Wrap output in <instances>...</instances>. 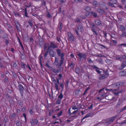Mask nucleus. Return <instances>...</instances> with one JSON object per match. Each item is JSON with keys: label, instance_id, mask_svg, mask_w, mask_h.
Returning a JSON list of instances; mask_svg holds the SVG:
<instances>
[{"label": "nucleus", "instance_id": "6e6d98bb", "mask_svg": "<svg viewBox=\"0 0 126 126\" xmlns=\"http://www.w3.org/2000/svg\"><path fill=\"white\" fill-rule=\"evenodd\" d=\"M63 97V95H62V94L61 93V94L60 95L58 96V97L59 98H60V99H61Z\"/></svg>", "mask_w": 126, "mask_h": 126}, {"label": "nucleus", "instance_id": "cd10ccee", "mask_svg": "<svg viewBox=\"0 0 126 126\" xmlns=\"http://www.w3.org/2000/svg\"><path fill=\"white\" fill-rule=\"evenodd\" d=\"M121 65L123 67V68H124L126 66V62H123L121 64Z\"/></svg>", "mask_w": 126, "mask_h": 126}, {"label": "nucleus", "instance_id": "e433bc0d", "mask_svg": "<svg viewBox=\"0 0 126 126\" xmlns=\"http://www.w3.org/2000/svg\"><path fill=\"white\" fill-rule=\"evenodd\" d=\"M108 4L109 6H111L112 7H115L114 4L113 3H111V2H108Z\"/></svg>", "mask_w": 126, "mask_h": 126}, {"label": "nucleus", "instance_id": "c03bdc74", "mask_svg": "<svg viewBox=\"0 0 126 126\" xmlns=\"http://www.w3.org/2000/svg\"><path fill=\"white\" fill-rule=\"evenodd\" d=\"M49 51H47L45 53L44 55V57L45 58H46L47 56V55H48V53Z\"/></svg>", "mask_w": 126, "mask_h": 126}, {"label": "nucleus", "instance_id": "f704fd0d", "mask_svg": "<svg viewBox=\"0 0 126 126\" xmlns=\"http://www.w3.org/2000/svg\"><path fill=\"white\" fill-rule=\"evenodd\" d=\"M75 72L77 74H79L80 73L79 69L78 68L75 69Z\"/></svg>", "mask_w": 126, "mask_h": 126}, {"label": "nucleus", "instance_id": "393cba45", "mask_svg": "<svg viewBox=\"0 0 126 126\" xmlns=\"http://www.w3.org/2000/svg\"><path fill=\"white\" fill-rule=\"evenodd\" d=\"M41 1H42L41 5V6H45L46 5V1L44 0H41Z\"/></svg>", "mask_w": 126, "mask_h": 126}, {"label": "nucleus", "instance_id": "a211bd4d", "mask_svg": "<svg viewBox=\"0 0 126 126\" xmlns=\"http://www.w3.org/2000/svg\"><path fill=\"white\" fill-rule=\"evenodd\" d=\"M32 22L33 21L32 19H29L28 22L30 26L31 27H32L33 26Z\"/></svg>", "mask_w": 126, "mask_h": 126}, {"label": "nucleus", "instance_id": "9b49d317", "mask_svg": "<svg viewBox=\"0 0 126 126\" xmlns=\"http://www.w3.org/2000/svg\"><path fill=\"white\" fill-rule=\"evenodd\" d=\"M119 76L122 77L126 75V69L124 70L123 71L120 72L119 74Z\"/></svg>", "mask_w": 126, "mask_h": 126}, {"label": "nucleus", "instance_id": "dca6fc26", "mask_svg": "<svg viewBox=\"0 0 126 126\" xmlns=\"http://www.w3.org/2000/svg\"><path fill=\"white\" fill-rule=\"evenodd\" d=\"M94 22L95 24L97 25H100L102 24L100 20L98 19H95L94 21Z\"/></svg>", "mask_w": 126, "mask_h": 126}, {"label": "nucleus", "instance_id": "a878e982", "mask_svg": "<svg viewBox=\"0 0 126 126\" xmlns=\"http://www.w3.org/2000/svg\"><path fill=\"white\" fill-rule=\"evenodd\" d=\"M120 29L121 30V31H126V29L125 28V27L122 25L120 26Z\"/></svg>", "mask_w": 126, "mask_h": 126}, {"label": "nucleus", "instance_id": "ddd939ff", "mask_svg": "<svg viewBox=\"0 0 126 126\" xmlns=\"http://www.w3.org/2000/svg\"><path fill=\"white\" fill-rule=\"evenodd\" d=\"M90 27L92 29V31H94L95 30H97V27L94 24H91L90 25Z\"/></svg>", "mask_w": 126, "mask_h": 126}, {"label": "nucleus", "instance_id": "b1692460", "mask_svg": "<svg viewBox=\"0 0 126 126\" xmlns=\"http://www.w3.org/2000/svg\"><path fill=\"white\" fill-rule=\"evenodd\" d=\"M117 67L120 70H122L123 69V67L121 65H118Z\"/></svg>", "mask_w": 126, "mask_h": 126}, {"label": "nucleus", "instance_id": "bf43d9fd", "mask_svg": "<svg viewBox=\"0 0 126 126\" xmlns=\"http://www.w3.org/2000/svg\"><path fill=\"white\" fill-rule=\"evenodd\" d=\"M122 35V36L126 37V33L124 32L123 33Z\"/></svg>", "mask_w": 126, "mask_h": 126}, {"label": "nucleus", "instance_id": "f257e3e1", "mask_svg": "<svg viewBox=\"0 0 126 126\" xmlns=\"http://www.w3.org/2000/svg\"><path fill=\"white\" fill-rule=\"evenodd\" d=\"M56 51L58 56H61V60L59 63L58 59L55 57V61L53 64L54 65L57 66V68L59 70H61L63 69V68L62 67V65L63 64V53L61 54V50L59 49H57Z\"/></svg>", "mask_w": 126, "mask_h": 126}, {"label": "nucleus", "instance_id": "c756f323", "mask_svg": "<svg viewBox=\"0 0 126 126\" xmlns=\"http://www.w3.org/2000/svg\"><path fill=\"white\" fill-rule=\"evenodd\" d=\"M103 73L107 75H109V74L108 70H104Z\"/></svg>", "mask_w": 126, "mask_h": 126}, {"label": "nucleus", "instance_id": "4c0bfd02", "mask_svg": "<svg viewBox=\"0 0 126 126\" xmlns=\"http://www.w3.org/2000/svg\"><path fill=\"white\" fill-rule=\"evenodd\" d=\"M93 4L95 6H97L98 5V3L97 1H94L93 2Z\"/></svg>", "mask_w": 126, "mask_h": 126}, {"label": "nucleus", "instance_id": "603ef678", "mask_svg": "<svg viewBox=\"0 0 126 126\" xmlns=\"http://www.w3.org/2000/svg\"><path fill=\"white\" fill-rule=\"evenodd\" d=\"M55 87L56 88V89L57 90H58V85L57 83H56L55 84Z\"/></svg>", "mask_w": 126, "mask_h": 126}, {"label": "nucleus", "instance_id": "72a5a7b5", "mask_svg": "<svg viewBox=\"0 0 126 126\" xmlns=\"http://www.w3.org/2000/svg\"><path fill=\"white\" fill-rule=\"evenodd\" d=\"M15 115L16 114L15 113L12 114L11 115V119H14Z\"/></svg>", "mask_w": 126, "mask_h": 126}, {"label": "nucleus", "instance_id": "4be33fe9", "mask_svg": "<svg viewBox=\"0 0 126 126\" xmlns=\"http://www.w3.org/2000/svg\"><path fill=\"white\" fill-rule=\"evenodd\" d=\"M16 126H22V125L21 124L20 121L18 120L16 121Z\"/></svg>", "mask_w": 126, "mask_h": 126}, {"label": "nucleus", "instance_id": "3c124183", "mask_svg": "<svg viewBox=\"0 0 126 126\" xmlns=\"http://www.w3.org/2000/svg\"><path fill=\"white\" fill-rule=\"evenodd\" d=\"M70 66L72 68H73L74 67V65L73 63H71L70 64Z\"/></svg>", "mask_w": 126, "mask_h": 126}, {"label": "nucleus", "instance_id": "de8ad7c7", "mask_svg": "<svg viewBox=\"0 0 126 126\" xmlns=\"http://www.w3.org/2000/svg\"><path fill=\"white\" fill-rule=\"evenodd\" d=\"M121 58H122V61H123L124 59H126V56L123 55L121 56Z\"/></svg>", "mask_w": 126, "mask_h": 126}, {"label": "nucleus", "instance_id": "4468645a", "mask_svg": "<svg viewBox=\"0 0 126 126\" xmlns=\"http://www.w3.org/2000/svg\"><path fill=\"white\" fill-rule=\"evenodd\" d=\"M93 113H89L87 114L84 117H83L82 119H81V122H82L83 120L86 118H88L90 116H91L93 114Z\"/></svg>", "mask_w": 126, "mask_h": 126}, {"label": "nucleus", "instance_id": "aec40b11", "mask_svg": "<svg viewBox=\"0 0 126 126\" xmlns=\"http://www.w3.org/2000/svg\"><path fill=\"white\" fill-rule=\"evenodd\" d=\"M84 10L86 11V12H90L91 9L90 7L86 6Z\"/></svg>", "mask_w": 126, "mask_h": 126}, {"label": "nucleus", "instance_id": "0eeeda50", "mask_svg": "<svg viewBox=\"0 0 126 126\" xmlns=\"http://www.w3.org/2000/svg\"><path fill=\"white\" fill-rule=\"evenodd\" d=\"M57 46L56 44H55L52 42L50 43V45L48 48V50H52V49H54L57 47Z\"/></svg>", "mask_w": 126, "mask_h": 126}, {"label": "nucleus", "instance_id": "69168bd1", "mask_svg": "<svg viewBox=\"0 0 126 126\" xmlns=\"http://www.w3.org/2000/svg\"><path fill=\"white\" fill-rule=\"evenodd\" d=\"M31 123L32 125H33L34 124V120H32L31 121Z\"/></svg>", "mask_w": 126, "mask_h": 126}, {"label": "nucleus", "instance_id": "7ed1b4c3", "mask_svg": "<svg viewBox=\"0 0 126 126\" xmlns=\"http://www.w3.org/2000/svg\"><path fill=\"white\" fill-rule=\"evenodd\" d=\"M77 55L79 57V58L80 61H81L82 60H86V55L85 53L79 52Z\"/></svg>", "mask_w": 126, "mask_h": 126}, {"label": "nucleus", "instance_id": "c9c22d12", "mask_svg": "<svg viewBox=\"0 0 126 126\" xmlns=\"http://www.w3.org/2000/svg\"><path fill=\"white\" fill-rule=\"evenodd\" d=\"M14 14L16 16H17L19 17H20V15L17 12H14Z\"/></svg>", "mask_w": 126, "mask_h": 126}, {"label": "nucleus", "instance_id": "4d7b16f0", "mask_svg": "<svg viewBox=\"0 0 126 126\" xmlns=\"http://www.w3.org/2000/svg\"><path fill=\"white\" fill-rule=\"evenodd\" d=\"M117 2V0H113L112 3L113 4H116Z\"/></svg>", "mask_w": 126, "mask_h": 126}, {"label": "nucleus", "instance_id": "5701e85b", "mask_svg": "<svg viewBox=\"0 0 126 126\" xmlns=\"http://www.w3.org/2000/svg\"><path fill=\"white\" fill-rule=\"evenodd\" d=\"M17 103L20 106H22L23 105V103L22 101V100H17Z\"/></svg>", "mask_w": 126, "mask_h": 126}, {"label": "nucleus", "instance_id": "09e8293b", "mask_svg": "<svg viewBox=\"0 0 126 126\" xmlns=\"http://www.w3.org/2000/svg\"><path fill=\"white\" fill-rule=\"evenodd\" d=\"M98 12L99 13H103L104 12V10L102 9H99L98 10Z\"/></svg>", "mask_w": 126, "mask_h": 126}, {"label": "nucleus", "instance_id": "9d476101", "mask_svg": "<svg viewBox=\"0 0 126 126\" xmlns=\"http://www.w3.org/2000/svg\"><path fill=\"white\" fill-rule=\"evenodd\" d=\"M49 51V54L51 57V58L52 57H54L56 55V52H54L53 50H48Z\"/></svg>", "mask_w": 126, "mask_h": 126}, {"label": "nucleus", "instance_id": "680f3d73", "mask_svg": "<svg viewBox=\"0 0 126 126\" xmlns=\"http://www.w3.org/2000/svg\"><path fill=\"white\" fill-rule=\"evenodd\" d=\"M78 110H76L72 112V114H75L76 113L78 112Z\"/></svg>", "mask_w": 126, "mask_h": 126}, {"label": "nucleus", "instance_id": "f03ea898", "mask_svg": "<svg viewBox=\"0 0 126 126\" xmlns=\"http://www.w3.org/2000/svg\"><path fill=\"white\" fill-rule=\"evenodd\" d=\"M92 67L94 69H95L96 71L98 73H99L101 75L99 77L100 79L103 80L106 78V76L105 75H103L102 74V73H103V72L100 71L99 68H98V67L94 65H92Z\"/></svg>", "mask_w": 126, "mask_h": 126}, {"label": "nucleus", "instance_id": "412c9836", "mask_svg": "<svg viewBox=\"0 0 126 126\" xmlns=\"http://www.w3.org/2000/svg\"><path fill=\"white\" fill-rule=\"evenodd\" d=\"M59 27L60 31H61V30H62L63 28V23L62 22H59Z\"/></svg>", "mask_w": 126, "mask_h": 126}, {"label": "nucleus", "instance_id": "39448f33", "mask_svg": "<svg viewBox=\"0 0 126 126\" xmlns=\"http://www.w3.org/2000/svg\"><path fill=\"white\" fill-rule=\"evenodd\" d=\"M77 28L78 31L76 29H75L74 30L75 31L77 35L79 36V35L78 31H79V32H82V31L83 30V28L82 26V25H79L77 26Z\"/></svg>", "mask_w": 126, "mask_h": 126}, {"label": "nucleus", "instance_id": "774afa93", "mask_svg": "<svg viewBox=\"0 0 126 126\" xmlns=\"http://www.w3.org/2000/svg\"><path fill=\"white\" fill-rule=\"evenodd\" d=\"M68 82L67 81L66 83L65 87L66 88H67L68 87Z\"/></svg>", "mask_w": 126, "mask_h": 126}, {"label": "nucleus", "instance_id": "a19ab883", "mask_svg": "<svg viewBox=\"0 0 126 126\" xmlns=\"http://www.w3.org/2000/svg\"><path fill=\"white\" fill-rule=\"evenodd\" d=\"M97 30H95L94 31H93L92 32L94 34L96 35H97L98 34V32L96 31Z\"/></svg>", "mask_w": 126, "mask_h": 126}, {"label": "nucleus", "instance_id": "f3484780", "mask_svg": "<svg viewBox=\"0 0 126 126\" xmlns=\"http://www.w3.org/2000/svg\"><path fill=\"white\" fill-rule=\"evenodd\" d=\"M74 20L75 22L80 23L82 20L79 19V17H77L74 19Z\"/></svg>", "mask_w": 126, "mask_h": 126}, {"label": "nucleus", "instance_id": "bb28decb", "mask_svg": "<svg viewBox=\"0 0 126 126\" xmlns=\"http://www.w3.org/2000/svg\"><path fill=\"white\" fill-rule=\"evenodd\" d=\"M20 26L19 25H16V28L18 32L19 31H21L19 29L20 28Z\"/></svg>", "mask_w": 126, "mask_h": 126}, {"label": "nucleus", "instance_id": "a18cd8bd", "mask_svg": "<svg viewBox=\"0 0 126 126\" xmlns=\"http://www.w3.org/2000/svg\"><path fill=\"white\" fill-rule=\"evenodd\" d=\"M82 0H75L74 1L77 3H79L81 2Z\"/></svg>", "mask_w": 126, "mask_h": 126}, {"label": "nucleus", "instance_id": "6ab92c4d", "mask_svg": "<svg viewBox=\"0 0 126 126\" xmlns=\"http://www.w3.org/2000/svg\"><path fill=\"white\" fill-rule=\"evenodd\" d=\"M115 59L117 60H118L120 61H122V58H121L120 55L116 56L115 57Z\"/></svg>", "mask_w": 126, "mask_h": 126}, {"label": "nucleus", "instance_id": "58836bf2", "mask_svg": "<svg viewBox=\"0 0 126 126\" xmlns=\"http://www.w3.org/2000/svg\"><path fill=\"white\" fill-rule=\"evenodd\" d=\"M21 58L22 59H24L25 58V54L24 53L21 54Z\"/></svg>", "mask_w": 126, "mask_h": 126}, {"label": "nucleus", "instance_id": "13d9d810", "mask_svg": "<svg viewBox=\"0 0 126 126\" xmlns=\"http://www.w3.org/2000/svg\"><path fill=\"white\" fill-rule=\"evenodd\" d=\"M33 120L34 122V123H35V124H37V123H38V120L35 119H34Z\"/></svg>", "mask_w": 126, "mask_h": 126}, {"label": "nucleus", "instance_id": "0e129e2a", "mask_svg": "<svg viewBox=\"0 0 126 126\" xmlns=\"http://www.w3.org/2000/svg\"><path fill=\"white\" fill-rule=\"evenodd\" d=\"M112 42L115 44H117V41L115 40H112Z\"/></svg>", "mask_w": 126, "mask_h": 126}, {"label": "nucleus", "instance_id": "49530a36", "mask_svg": "<svg viewBox=\"0 0 126 126\" xmlns=\"http://www.w3.org/2000/svg\"><path fill=\"white\" fill-rule=\"evenodd\" d=\"M4 80L6 82H9L8 78L6 76Z\"/></svg>", "mask_w": 126, "mask_h": 126}, {"label": "nucleus", "instance_id": "e2e57ef3", "mask_svg": "<svg viewBox=\"0 0 126 126\" xmlns=\"http://www.w3.org/2000/svg\"><path fill=\"white\" fill-rule=\"evenodd\" d=\"M5 43L7 45V44L9 43V42L8 41V39H6V40L5 41Z\"/></svg>", "mask_w": 126, "mask_h": 126}, {"label": "nucleus", "instance_id": "37998d69", "mask_svg": "<svg viewBox=\"0 0 126 126\" xmlns=\"http://www.w3.org/2000/svg\"><path fill=\"white\" fill-rule=\"evenodd\" d=\"M51 70L55 73H56L58 72V70H56L54 68H52L51 69Z\"/></svg>", "mask_w": 126, "mask_h": 126}, {"label": "nucleus", "instance_id": "423d86ee", "mask_svg": "<svg viewBox=\"0 0 126 126\" xmlns=\"http://www.w3.org/2000/svg\"><path fill=\"white\" fill-rule=\"evenodd\" d=\"M68 39L71 42H73L74 40V38L72 33L69 32L68 33Z\"/></svg>", "mask_w": 126, "mask_h": 126}, {"label": "nucleus", "instance_id": "c85d7f7f", "mask_svg": "<svg viewBox=\"0 0 126 126\" xmlns=\"http://www.w3.org/2000/svg\"><path fill=\"white\" fill-rule=\"evenodd\" d=\"M36 11H36L35 12V14H34L33 12L31 13V14L33 16H34L35 17H36V16H38L37 13H36Z\"/></svg>", "mask_w": 126, "mask_h": 126}, {"label": "nucleus", "instance_id": "052dcab7", "mask_svg": "<svg viewBox=\"0 0 126 126\" xmlns=\"http://www.w3.org/2000/svg\"><path fill=\"white\" fill-rule=\"evenodd\" d=\"M93 104H92L90 106L88 107V109H92L93 108Z\"/></svg>", "mask_w": 126, "mask_h": 126}, {"label": "nucleus", "instance_id": "ea45409f", "mask_svg": "<svg viewBox=\"0 0 126 126\" xmlns=\"http://www.w3.org/2000/svg\"><path fill=\"white\" fill-rule=\"evenodd\" d=\"M47 17L48 18H51L52 16L48 12L47 14Z\"/></svg>", "mask_w": 126, "mask_h": 126}, {"label": "nucleus", "instance_id": "473e14b6", "mask_svg": "<svg viewBox=\"0 0 126 126\" xmlns=\"http://www.w3.org/2000/svg\"><path fill=\"white\" fill-rule=\"evenodd\" d=\"M24 15L26 16L27 17H29L28 15V13L27 11L26 8H25V13L24 14Z\"/></svg>", "mask_w": 126, "mask_h": 126}, {"label": "nucleus", "instance_id": "79ce46f5", "mask_svg": "<svg viewBox=\"0 0 126 126\" xmlns=\"http://www.w3.org/2000/svg\"><path fill=\"white\" fill-rule=\"evenodd\" d=\"M61 99H58L56 101V103L57 104H60L61 103Z\"/></svg>", "mask_w": 126, "mask_h": 126}, {"label": "nucleus", "instance_id": "2f4dec72", "mask_svg": "<svg viewBox=\"0 0 126 126\" xmlns=\"http://www.w3.org/2000/svg\"><path fill=\"white\" fill-rule=\"evenodd\" d=\"M93 17H94L96 18L97 16V15L96 13L93 12Z\"/></svg>", "mask_w": 126, "mask_h": 126}, {"label": "nucleus", "instance_id": "2eb2a0df", "mask_svg": "<svg viewBox=\"0 0 126 126\" xmlns=\"http://www.w3.org/2000/svg\"><path fill=\"white\" fill-rule=\"evenodd\" d=\"M93 11H92V12H88V13H86V16L88 17H90L93 16Z\"/></svg>", "mask_w": 126, "mask_h": 126}, {"label": "nucleus", "instance_id": "864d4df0", "mask_svg": "<svg viewBox=\"0 0 126 126\" xmlns=\"http://www.w3.org/2000/svg\"><path fill=\"white\" fill-rule=\"evenodd\" d=\"M119 46H124L126 47V43H122L118 45Z\"/></svg>", "mask_w": 126, "mask_h": 126}, {"label": "nucleus", "instance_id": "338daca9", "mask_svg": "<svg viewBox=\"0 0 126 126\" xmlns=\"http://www.w3.org/2000/svg\"><path fill=\"white\" fill-rule=\"evenodd\" d=\"M104 35V37L105 38H106L107 37V34L106 32H105L103 33Z\"/></svg>", "mask_w": 126, "mask_h": 126}, {"label": "nucleus", "instance_id": "5fc2aeb1", "mask_svg": "<svg viewBox=\"0 0 126 126\" xmlns=\"http://www.w3.org/2000/svg\"><path fill=\"white\" fill-rule=\"evenodd\" d=\"M0 67L1 68L3 67L4 68V66L3 65L1 61H0Z\"/></svg>", "mask_w": 126, "mask_h": 126}, {"label": "nucleus", "instance_id": "20e7f679", "mask_svg": "<svg viewBox=\"0 0 126 126\" xmlns=\"http://www.w3.org/2000/svg\"><path fill=\"white\" fill-rule=\"evenodd\" d=\"M118 116L116 115L114 117L110 118H109L107 119L106 120V121L105 122L106 124H111L116 118L117 117H118Z\"/></svg>", "mask_w": 126, "mask_h": 126}, {"label": "nucleus", "instance_id": "6e6552de", "mask_svg": "<svg viewBox=\"0 0 126 126\" xmlns=\"http://www.w3.org/2000/svg\"><path fill=\"white\" fill-rule=\"evenodd\" d=\"M18 89L21 93V95L22 96L23 95V91L24 90V88L21 84L19 85L18 86Z\"/></svg>", "mask_w": 126, "mask_h": 126}, {"label": "nucleus", "instance_id": "f8f14e48", "mask_svg": "<svg viewBox=\"0 0 126 126\" xmlns=\"http://www.w3.org/2000/svg\"><path fill=\"white\" fill-rule=\"evenodd\" d=\"M126 109V105L123 108L118 109L117 111V113H120L124 111Z\"/></svg>", "mask_w": 126, "mask_h": 126}, {"label": "nucleus", "instance_id": "7c9ffc66", "mask_svg": "<svg viewBox=\"0 0 126 126\" xmlns=\"http://www.w3.org/2000/svg\"><path fill=\"white\" fill-rule=\"evenodd\" d=\"M22 66H23L24 69H25L26 68V67H27V66L25 65L24 63L23 62H22L20 64Z\"/></svg>", "mask_w": 126, "mask_h": 126}, {"label": "nucleus", "instance_id": "1a4fd4ad", "mask_svg": "<svg viewBox=\"0 0 126 126\" xmlns=\"http://www.w3.org/2000/svg\"><path fill=\"white\" fill-rule=\"evenodd\" d=\"M122 85V83L121 82H117L114 84L113 85V86L114 87H116L117 89L119 88V87Z\"/></svg>", "mask_w": 126, "mask_h": 126}, {"label": "nucleus", "instance_id": "8fccbe9b", "mask_svg": "<svg viewBox=\"0 0 126 126\" xmlns=\"http://www.w3.org/2000/svg\"><path fill=\"white\" fill-rule=\"evenodd\" d=\"M63 113V111H61L60 112L57 114V115L59 117L61 115H62Z\"/></svg>", "mask_w": 126, "mask_h": 126}]
</instances>
